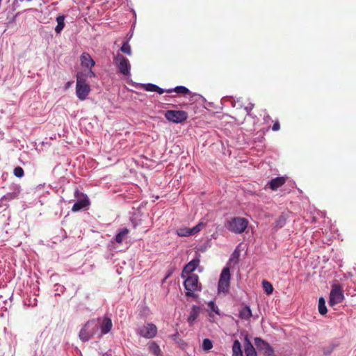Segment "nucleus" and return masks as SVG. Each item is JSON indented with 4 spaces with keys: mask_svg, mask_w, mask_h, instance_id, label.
Returning a JSON list of instances; mask_svg holds the SVG:
<instances>
[{
    "mask_svg": "<svg viewBox=\"0 0 356 356\" xmlns=\"http://www.w3.org/2000/svg\"><path fill=\"white\" fill-rule=\"evenodd\" d=\"M90 92L89 84L86 82L83 74L78 72L76 74V95L81 100H85Z\"/></svg>",
    "mask_w": 356,
    "mask_h": 356,
    "instance_id": "nucleus-3",
    "label": "nucleus"
},
{
    "mask_svg": "<svg viewBox=\"0 0 356 356\" xmlns=\"http://www.w3.org/2000/svg\"><path fill=\"white\" fill-rule=\"evenodd\" d=\"M72 83H73V81H68V82H67L66 84H65V89L69 88L72 86Z\"/></svg>",
    "mask_w": 356,
    "mask_h": 356,
    "instance_id": "nucleus-37",
    "label": "nucleus"
},
{
    "mask_svg": "<svg viewBox=\"0 0 356 356\" xmlns=\"http://www.w3.org/2000/svg\"><path fill=\"white\" fill-rule=\"evenodd\" d=\"M185 280L184 282V286L186 290V296L196 298L197 296L196 293L201 291L202 286L201 284L199 283L198 276L195 274L190 275L188 276H186L184 278Z\"/></svg>",
    "mask_w": 356,
    "mask_h": 356,
    "instance_id": "nucleus-1",
    "label": "nucleus"
},
{
    "mask_svg": "<svg viewBox=\"0 0 356 356\" xmlns=\"http://www.w3.org/2000/svg\"><path fill=\"white\" fill-rule=\"evenodd\" d=\"M165 118L174 123H181L188 118V113L184 111L168 110L165 113Z\"/></svg>",
    "mask_w": 356,
    "mask_h": 356,
    "instance_id": "nucleus-9",
    "label": "nucleus"
},
{
    "mask_svg": "<svg viewBox=\"0 0 356 356\" xmlns=\"http://www.w3.org/2000/svg\"><path fill=\"white\" fill-rule=\"evenodd\" d=\"M14 175L17 177L21 178L24 176V172L22 167L17 166L13 170Z\"/></svg>",
    "mask_w": 356,
    "mask_h": 356,
    "instance_id": "nucleus-31",
    "label": "nucleus"
},
{
    "mask_svg": "<svg viewBox=\"0 0 356 356\" xmlns=\"http://www.w3.org/2000/svg\"><path fill=\"white\" fill-rule=\"evenodd\" d=\"M20 193V188L17 186L13 193H8L5 195V198L7 200H11L17 197Z\"/></svg>",
    "mask_w": 356,
    "mask_h": 356,
    "instance_id": "nucleus-28",
    "label": "nucleus"
},
{
    "mask_svg": "<svg viewBox=\"0 0 356 356\" xmlns=\"http://www.w3.org/2000/svg\"><path fill=\"white\" fill-rule=\"evenodd\" d=\"M202 348L206 351L210 350L213 348V343L209 339H204L202 342Z\"/></svg>",
    "mask_w": 356,
    "mask_h": 356,
    "instance_id": "nucleus-30",
    "label": "nucleus"
},
{
    "mask_svg": "<svg viewBox=\"0 0 356 356\" xmlns=\"http://www.w3.org/2000/svg\"><path fill=\"white\" fill-rule=\"evenodd\" d=\"M232 356H243V351L241 349V345L238 340L236 339L234 341L232 348Z\"/></svg>",
    "mask_w": 356,
    "mask_h": 356,
    "instance_id": "nucleus-20",
    "label": "nucleus"
},
{
    "mask_svg": "<svg viewBox=\"0 0 356 356\" xmlns=\"http://www.w3.org/2000/svg\"><path fill=\"white\" fill-rule=\"evenodd\" d=\"M200 264V259L198 258H195L188 262L184 268L181 273V277L185 278L186 276L190 275V274L193 272Z\"/></svg>",
    "mask_w": 356,
    "mask_h": 356,
    "instance_id": "nucleus-13",
    "label": "nucleus"
},
{
    "mask_svg": "<svg viewBox=\"0 0 356 356\" xmlns=\"http://www.w3.org/2000/svg\"><path fill=\"white\" fill-rule=\"evenodd\" d=\"M231 222H248V220L243 218H235L232 220Z\"/></svg>",
    "mask_w": 356,
    "mask_h": 356,
    "instance_id": "nucleus-34",
    "label": "nucleus"
},
{
    "mask_svg": "<svg viewBox=\"0 0 356 356\" xmlns=\"http://www.w3.org/2000/svg\"><path fill=\"white\" fill-rule=\"evenodd\" d=\"M203 224H197L193 228L181 227L177 229L176 232L179 236H189L199 232Z\"/></svg>",
    "mask_w": 356,
    "mask_h": 356,
    "instance_id": "nucleus-12",
    "label": "nucleus"
},
{
    "mask_svg": "<svg viewBox=\"0 0 356 356\" xmlns=\"http://www.w3.org/2000/svg\"><path fill=\"white\" fill-rule=\"evenodd\" d=\"M142 88L146 91L156 92L161 95L165 92L163 89L159 88L158 86L153 83L143 84Z\"/></svg>",
    "mask_w": 356,
    "mask_h": 356,
    "instance_id": "nucleus-19",
    "label": "nucleus"
},
{
    "mask_svg": "<svg viewBox=\"0 0 356 356\" xmlns=\"http://www.w3.org/2000/svg\"><path fill=\"white\" fill-rule=\"evenodd\" d=\"M208 307L211 309V311L213 312L216 314H219V309L213 301H210L208 303Z\"/></svg>",
    "mask_w": 356,
    "mask_h": 356,
    "instance_id": "nucleus-32",
    "label": "nucleus"
},
{
    "mask_svg": "<svg viewBox=\"0 0 356 356\" xmlns=\"http://www.w3.org/2000/svg\"><path fill=\"white\" fill-rule=\"evenodd\" d=\"M113 62L117 66L120 73L124 76H129L131 71V64L128 58L122 54L118 53L113 57Z\"/></svg>",
    "mask_w": 356,
    "mask_h": 356,
    "instance_id": "nucleus-5",
    "label": "nucleus"
},
{
    "mask_svg": "<svg viewBox=\"0 0 356 356\" xmlns=\"http://www.w3.org/2000/svg\"><path fill=\"white\" fill-rule=\"evenodd\" d=\"M239 257H240V252L236 249L232 253V257L229 259V261H232L235 260V262L238 263Z\"/></svg>",
    "mask_w": 356,
    "mask_h": 356,
    "instance_id": "nucleus-33",
    "label": "nucleus"
},
{
    "mask_svg": "<svg viewBox=\"0 0 356 356\" xmlns=\"http://www.w3.org/2000/svg\"><path fill=\"white\" fill-rule=\"evenodd\" d=\"M244 341V351L245 356H258L256 348L250 341L248 335H245Z\"/></svg>",
    "mask_w": 356,
    "mask_h": 356,
    "instance_id": "nucleus-14",
    "label": "nucleus"
},
{
    "mask_svg": "<svg viewBox=\"0 0 356 356\" xmlns=\"http://www.w3.org/2000/svg\"><path fill=\"white\" fill-rule=\"evenodd\" d=\"M230 272L228 267H225L220 276L218 290L219 293H227L229 289Z\"/></svg>",
    "mask_w": 356,
    "mask_h": 356,
    "instance_id": "nucleus-7",
    "label": "nucleus"
},
{
    "mask_svg": "<svg viewBox=\"0 0 356 356\" xmlns=\"http://www.w3.org/2000/svg\"><path fill=\"white\" fill-rule=\"evenodd\" d=\"M252 316V312L248 306H245L239 311V317L241 319L248 320Z\"/></svg>",
    "mask_w": 356,
    "mask_h": 356,
    "instance_id": "nucleus-22",
    "label": "nucleus"
},
{
    "mask_svg": "<svg viewBox=\"0 0 356 356\" xmlns=\"http://www.w3.org/2000/svg\"><path fill=\"white\" fill-rule=\"evenodd\" d=\"M286 182V178L284 177H276V178H274L270 182H269V187L270 189H272L273 191H276L278 188L281 187L282 186H283Z\"/></svg>",
    "mask_w": 356,
    "mask_h": 356,
    "instance_id": "nucleus-17",
    "label": "nucleus"
},
{
    "mask_svg": "<svg viewBox=\"0 0 356 356\" xmlns=\"http://www.w3.org/2000/svg\"><path fill=\"white\" fill-rule=\"evenodd\" d=\"M120 51L128 56H131L132 54L131 47L128 42H123L122 46L120 48Z\"/></svg>",
    "mask_w": 356,
    "mask_h": 356,
    "instance_id": "nucleus-27",
    "label": "nucleus"
},
{
    "mask_svg": "<svg viewBox=\"0 0 356 356\" xmlns=\"http://www.w3.org/2000/svg\"><path fill=\"white\" fill-rule=\"evenodd\" d=\"M129 234V229L124 228L120 230L115 236V241L118 243H122L127 238Z\"/></svg>",
    "mask_w": 356,
    "mask_h": 356,
    "instance_id": "nucleus-24",
    "label": "nucleus"
},
{
    "mask_svg": "<svg viewBox=\"0 0 356 356\" xmlns=\"http://www.w3.org/2000/svg\"><path fill=\"white\" fill-rule=\"evenodd\" d=\"M65 16L64 15H58L56 17L57 26L55 28V32L57 34H59L65 27Z\"/></svg>",
    "mask_w": 356,
    "mask_h": 356,
    "instance_id": "nucleus-23",
    "label": "nucleus"
},
{
    "mask_svg": "<svg viewBox=\"0 0 356 356\" xmlns=\"http://www.w3.org/2000/svg\"><path fill=\"white\" fill-rule=\"evenodd\" d=\"M254 341L257 350L262 351L265 355L270 356L273 355L274 350L267 341L260 337H255Z\"/></svg>",
    "mask_w": 356,
    "mask_h": 356,
    "instance_id": "nucleus-11",
    "label": "nucleus"
},
{
    "mask_svg": "<svg viewBox=\"0 0 356 356\" xmlns=\"http://www.w3.org/2000/svg\"><path fill=\"white\" fill-rule=\"evenodd\" d=\"M165 91L168 93H170L172 91H175L177 93L183 94V95H186L190 92L189 90L187 88H186L185 86H177L174 89H168V90H166Z\"/></svg>",
    "mask_w": 356,
    "mask_h": 356,
    "instance_id": "nucleus-25",
    "label": "nucleus"
},
{
    "mask_svg": "<svg viewBox=\"0 0 356 356\" xmlns=\"http://www.w3.org/2000/svg\"><path fill=\"white\" fill-rule=\"evenodd\" d=\"M85 76L90 78L95 77V73L92 70V69H88V71Z\"/></svg>",
    "mask_w": 356,
    "mask_h": 356,
    "instance_id": "nucleus-36",
    "label": "nucleus"
},
{
    "mask_svg": "<svg viewBox=\"0 0 356 356\" xmlns=\"http://www.w3.org/2000/svg\"><path fill=\"white\" fill-rule=\"evenodd\" d=\"M344 298L343 289L339 284H334L330 294V306H334L343 301Z\"/></svg>",
    "mask_w": 356,
    "mask_h": 356,
    "instance_id": "nucleus-10",
    "label": "nucleus"
},
{
    "mask_svg": "<svg viewBox=\"0 0 356 356\" xmlns=\"http://www.w3.org/2000/svg\"><path fill=\"white\" fill-rule=\"evenodd\" d=\"M177 334H173V335L172 336V337L173 339H175V338L177 337Z\"/></svg>",
    "mask_w": 356,
    "mask_h": 356,
    "instance_id": "nucleus-38",
    "label": "nucleus"
},
{
    "mask_svg": "<svg viewBox=\"0 0 356 356\" xmlns=\"http://www.w3.org/2000/svg\"><path fill=\"white\" fill-rule=\"evenodd\" d=\"M81 64L83 67L92 69L95 63L89 54L84 52L81 56Z\"/></svg>",
    "mask_w": 356,
    "mask_h": 356,
    "instance_id": "nucleus-15",
    "label": "nucleus"
},
{
    "mask_svg": "<svg viewBox=\"0 0 356 356\" xmlns=\"http://www.w3.org/2000/svg\"><path fill=\"white\" fill-rule=\"evenodd\" d=\"M318 312L321 315H325L327 312L326 306H325V300L323 298H319Z\"/></svg>",
    "mask_w": 356,
    "mask_h": 356,
    "instance_id": "nucleus-26",
    "label": "nucleus"
},
{
    "mask_svg": "<svg viewBox=\"0 0 356 356\" xmlns=\"http://www.w3.org/2000/svg\"><path fill=\"white\" fill-rule=\"evenodd\" d=\"M98 334V325L95 319L87 321L79 333V337L83 342L88 341L95 334Z\"/></svg>",
    "mask_w": 356,
    "mask_h": 356,
    "instance_id": "nucleus-2",
    "label": "nucleus"
},
{
    "mask_svg": "<svg viewBox=\"0 0 356 356\" xmlns=\"http://www.w3.org/2000/svg\"><path fill=\"white\" fill-rule=\"evenodd\" d=\"M280 129V123L278 121H276L273 127H272V130L274 131H278L279 129Z\"/></svg>",
    "mask_w": 356,
    "mask_h": 356,
    "instance_id": "nucleus-35",
    "label": "nucleus"
},
{
    "mask_svg": "<svg viewBox=\"0 0 356 356\" xmlns=\"http://www.w3.org/2000/svg\"><path fill=\"white\" fill-rule=\"evenodd\" d=\"M95 319L97 323L98 330H100V332H98L99 338H101L103 335L108 334L111 330L113 323L111 318L104 316Z\"/></svg>",
    "mask_w": 356,
    "mask_h": 356,
    "instance_id": "nucleus-8",
    "label": "nucleus"
},
{
    "mask_svg": "<svg viewBox=\"0 0 356 356\" xmlns=\"http://www.w3.org/2000/svg\"><path fill=\"white\" fill-rule=\"evenodd\" d=\"M157 327L152 323H146L136 330V334L145 339H153L157 334Z\"/></svg>",
    "mask_w": 356,
    "mask_h": 356,
    "instance_id": "nucleus-6",
    "label": "nucleus"
},
{
    "mask_svg": "<svg viewBox=\"0 0 356 356\" xmlns=\"http://www.w3.org/2000/svg\"><path fill=\"white\" fill-rule=\"evenodd\" d=\"M200 314V307L197 306H193L191 308L190 314L188 317V323L192 325L194 323V321L197 319Z\"/></svg>",
    "mask_w": 356,
    "mask_h": 356,
    "instance_id": "nucleus-18",
    "label": "nucleus"
},
{
    "mask_svg": "<svg viewBox=\"0 0 356 356\" xmlns=\"http://www.w3.org/2000/svg\"><path fill=\"white\" fill-rule=\"evenodd\" d=\"M226 229L234 234H241L243 232L248 224H225Z\"/></svg>",
    "mask_w": 356,
    "mask_h": 356,
    "instance_id": "nucleus-16",
    "label": "nucleus"
},
{
    "mask_svg": "<svg viewBox=\"0 0 356 356\" xmlns=\"http://www.w3.org/2000/svg\"><path fill=\"white\" fill-rule=\"evenodd\" d=\"M262 284L265 291L268 295L271 294L273 293V287L269 282L264 280Z\"/></svg>",
    "mask_w": 356,
    "mask_h": 356,
    "instance_id": "nucleus-29",
    "label": "nucleus"
},
{
    "mask_svg": "<svg viewBox=\"0 0 356 356\" xmlns=\"http://www.w3.org/2000/svg\"><path fill=\"white\" fill-rule=\"evenodd\" d=\"M148 350L155 356H159L161 354L159 346L154 341H151L148 343Z\"/></svg>",
    "mask_w": 356,
    "mask_h": 356,
    "instance_id": "nucleus-21",
    "label": "nucleus"
},
{
    "mask_svg": "<svg viewBox=\"0 0 356 356\" xmlns=\"http://www.w3.org/2000/svg\"><path fill=\"white\" fill-rule=\"evenodd\" d=\"M74 197L76 201L72 207V211L73 212L88 209L90 204V202L86 194L83 193L76 188L74 192Z\"/></svg>",
    "mask_w": 356,
    "mask_h": 356,
    "instance_id": "nucleus-4",
    "label": "nucleus"
}]
</instances>
